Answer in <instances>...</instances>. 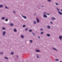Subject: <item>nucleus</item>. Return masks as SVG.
<instances>
[{"instance_id":"1","label":"nucleus","mask_w":62,"mask_h":62,"mask_svg":"<svg viewBox=\"0 0 62 62\" xmlns=\"http://www.w3.org/2000/svg\"><path fill=\"white\" fill-rule=\"evenodd\" d=\"M6 33V32L5 31H3V36H5V35Z\"/></svg>"},{"instance_id":"2","label":"nucleus","mask_w":62,"mask_h":62,"mask_svg":"<svg viewBox=\"0 0 62 62\" xmlns=\"http://www.w3.org/2000/svg\"><path fill=\"white\" fill-rule=\"evenodd\" d=\"M51 20H53V21H54V20H56V19H55V18H54V17H52L51 18Z\"/></svg>"},{"instance_id":"3","label":"nucleus","mask_w":62,"mask_h":62,"mask_svg":"<svg viewBox=\"0 0 62 62\" xmlns=\"http://www.w3.org/2000/svg\"><path fill=\"white\" fill-rule=\"evenodd\" d=\"M36 19L37 20V23H39V19L38 18H36Z\"/></svg>"},{"instance_id":"4","label":"nucleus","mask_w":62,"mask_h":62,"mask_svg":"<svg viewBox=\"0 0 62 62\" xmlns=\"http://www.w3.org/2000/svg\"><path fill=\"white\" fill-rule=\"evenodd\" d=\"M20 37H21V38H22V39L24 38V36L23 35H21Z\"/></svg>"},{"instance_id":"5","label":"nucleus","mask_w":62,"mask_h":62,"mask_svg":"<svg viewBox=\"0 0 62 62\" xmlns=\"http://www.w3.org/2000/svg\"><path fill=\"white\" fill-rule=\"evenodd\" d=\"M22 16L23 17L24 19H26V18H27L26 16H24L23 15H22Z\"/></svg>"},{"instance_id":"6","label":"nucleus","mask_w":62,"mask_h":62,"mask_svg":"<svg viewBox=\"0 0 62 62\" xmlns=\"http://www.w3.org/2000/svg\"><path fill=\"white\" fill-rule=\"evenodd\" d=\"M10 25V26H13V25H14V24L12 23H11Z\"/></svg>"},{"instance_id":"7","label":"nucleus","mask_w":62,"mask_h":62,"mask_svg":"<svg viewBox=\"0 0 62 62\" xmlns=\"http://www.w3.org/2000/svg\"><path fill=\"white\" fill-rule=\"evenodd\" d=\"M43 17H44L45 18H47V16L46 15H43Z\"/></svg>"},{"instance_id":"8","label":"nucleus","mask_w":62,"mask_h":62,"mask_svg":"<svg viewBox=\"0 0 62 62\" xmlns=\"http://www.w3.org/2000/svg\"><path fill=\"white\" fill-rule=\"evenodd\" d=\"M59 38L60 39V40H61L62 39V36H59Z\"/></svg>"},{"instance_id":"9","label":"nucleus","mask_w":62,"mask_h":62,"mask_svg":"<svg viewBox=\"0 0 62 62\" xmlns=\"http://www.w3.org/2000/svg\"><path fill=\"white\" fill-rule=\"evenodd\" d=\"M36 56V57L37 58H39V55L38 54H37Z\"/></svg>"},{"instance_id":"10","label":"nucleus","mask_w":62,"mask_h":62,"mask_svg":"<svg viewBox=\"0 0 62 62\" xmlns=\"http://www.w3.org/2000/svg\"><path fill=\"white\" fill-rule=\"evenodd\" d=\"M14 31L15 32H17V30H16V29H15L14 30Z\"/></svg>"},{"instance_id":"11","label":"nucleus","mask_w":62,"mask_h":62,"mask_svg":"<svg viewBox=\"0 0 62 62\" xmlns=\"http://www.w3.org/2000/svg\"><path fill=\"white\" fill-rule=\"evenodd\" d=\"M36 52H40V51L39 50H36Z\"/></svg>"},{"instance_id":"12","label":"nucleus","mask_w":62,"mask_h":62,"mask_svg":"<svg viewBox=\"0 0 62 62\" xmlns=\"http://www.w3.org/2000/svg\"><path fill=\"white\" fill-rule=\"evenodd\" d=\"M58 13H59V14H60V15H62V13L60 11H59L58 12Z\"/></svg>"},{"instance_id":"13","label":"nucleus","mask_w":62,"mask_h":62,"mask_svg":"<svg viewBox=\"0 0 62 62\" xmlns=\"http://www.w3.org/2000/svg\"><path fill=\"white\" fill-rule=\"evenodd\" d=\"M46 36H47L48 37H50V34H47L46 35Z\"/></svg>"},{"instance_id":"14","label":"nucleus","mask_w":62,"mask_h":62,"mask_svg":"<svg viewBox=\"0 0 62 62\" xmlns=\"http://www.w3.org/2000/svg\"><path fill=\"white\" fill-rule=\"evenodd\" d=\"M47 28H48V29H50V28H51V27H50V26L49 25H48L47 26Z\"/></svg>"},{"instance_id":"15","label":"nucleus","mask_w":62,"mask_h":62,"mask_svg":"<svg viewBox=\"0 0 62 62\" xmlns=\"http://www.w3.org/2000/svg\"><path fill=\"white\" fill-rule=\"evenodd\" d=\"M53 49H54V50H55V51H57V50L55 48H54V47H53Z\"/></svg>"},{"instance_id":"16","label":"nucleus","mask_w":62,"mask_h":62,"mask_svg":"<svg viewBox=\"0 0 62 62\" xmlns=\"http://www.w3.org/2000/svg\"><path fill=\"white\" fill-rule=\"evenodd\" d=\"M3 5H0V8H3Z\"/></svg>"},{"instance_id":"17","label":"nucleus","mask_w":62,"mask_h":62,"mask_svg":"<svg viewBox=\"0 0 62 62\" xmlns=\"http://www.w3.org/2000/svg\"><path fill=\"white\" fill-rule=\"evenodd\" d=\"M33 23L34 24H36V21H33Z\"/></svg>"},{"instance_id":"18","label":"nucleus","mask_w":62,"mask_h":62,"mask_svg":"<svg viewBox=\"0 0 62 62\" xmlns=\"http://www.w3.org/2000/svg\"><path fill=\"white\" fill-rule=\"evenodd\" d=\"M5 19V18L4 17H3L1 18L2 20H4Z\"/></svg>"},{"instance_id":"19","label":"nucleus","mask_w":62,"mask_h":62,"mask_svg":"<svg viewBox=\"0 0 62 62\" xmlns=\"http://www.w3.org/2000/svg\"><path fill=\"white\" fill-rule=\"evenodd\" d=\"M5 21H6V22H8V19H7L5 20Z\"/></svg>"},{"instance_id":"20","label":"nucleus","mask_w":62,"mask_h":62,"mask_svg":"<svg viewBox=\"0 0 62 62\" xmlns=\"http://www.w3.org/2000/svg\"><path fill=\"white\" fill-rule=\"evenodd\" d=\"M0 54H3V52H0Z\"/></svg>"},{"instance_id":"21","label":"nucleus","mask_w":62,"mask_h":62,"mask_svg":"<svg viewBox=\"0 0 62 62\" xmlns=\"http://www.w3.org/2000/svg\"><path fill=\"white\" fill-rule=\"evenodd\" d=\"M26 26V25H24L23 26V27H25Z\"/></svg>"},{"instance_id":"22","label":"nucleus","mask_w":62,"mask_h":62,"mask_svg":"<svg viewBox=\"0 0 62 62\" xmlns=\"http://www.w3.org/2000/svg\"><path fill=\"white\" fill-rule=\"evenodd\" d=\"M30 42H31V43H32V42H33V41H32V40H30Z\"/></svg>"},{"instance_id":"23","label":"nucleus","mask_w":62,"mask_h":62,"mask_svg":"<svg viewBox=\"0 0 62 62\" xmlns=\"http://www.w3.org/2000/svg\"><path fill=\"white\" fill-rule=\"evenodd\" d=\"M11 54H14V53L13 52H11Z\"/></svg>"},{"instance_id":"24","label":"nucleus","mask_w":62,"mask_h":62,"mask_svg":"<svg viewBox=\"0 0 62 62\" xmlns=\"http://www.w3.org/2000/svg\"><path fill=\"white\" fill-rule=\"evenodd\" d=\"M2 30H6V29L5 28H2Z\"/></svg>"},{"instance_id":"25","label":"nucleus","mask_w":62,"mask_h":62,"mask_svg":"<svg viewBox=\"0 0 62 62\" xmlns=\"http://www.w3.org/2000/svg\"><path fill=\"white\" fill-rule=\"evenodd\" d=\"M5 59H7L8 60V57H5Z\"/></svg>"},{"instance_id":"26","label":"nucleus","mask_w":62,"mask_h":62,"mask_svg":"<svg viewBox=\"0 0 62 62\" xmlns=\"http://www.w3.org/2000/svg\"><path fill=\"white\" fill-rule=\"evenodd\" d=\"M43 34V31H42L41 32V35H42Z\"/></svg>"},{"instance_id":"27","label":"nucleus","mask_w":62,"mask_h":62,"mask_svg":"<svg viewBox=\"0 0 62 62\" xmlns=\"http://www.w3.org/2000/svg\"><path fill=\"white\" fill-rule=\"evenodd\" d=\"M44 14H47V13L46 12H44L43 13Z\"/></svg>"},{"instance_id":"28","label":"nucleus","mask_w":62,"mask_h":62,"mask_svg":"<svg viewBox=\"0 0 62 62\" xmlns=\"http://www.w3.org/2000/svg\"><path fill=\"white\" fill-rule=\"evenodd\" d=\"M25 31H27L28 30V29L27 28H26L25 29Z\"/></svg>"},{"instance_id":"29","label":"nucleus","mask_w":62,"mask_h":62,"mask_svg":"<svg viewBox=\"0 0 62 62\" xmlns=\"http://www.w3.org/2000/svg\"><path fill=\"white\" fill-rule=\"evenodd\" d=\"M55 61H59V60L58 59H56L55 60Z\"/></svg>"},{"instance_id":"30","label":"nucleus","mask_w":62,"mask_h":62,"mask_svg":"<svg viewBox=\"0 0 62 62\" xmlns=\"http://www.w3.org/2000/svg\"><path fill=\"white\" fill-rule=\"evenodd\" d=\"M55 5H59V4L57 3H55Z\"/></svg>"},{"instance_id":"31","label":"nucleus","mask_w":62,"mask_h":62,"mask_svg":"<svg viewBox=\"0 0 62 62\" xmlns=\"http://www.w3.org/2000/svg\"><path fill=\"white\" fill-rule=\"evenodd\" d=\"M32 30H29V32H32Z\"/></svg>"},{"instance_id":"32","label":"nucleus","mask_w":62,"mask_h":62,"mask_svg":"<svg viewBox=\"0 0 62 62\" xmlns=\"http://www.w3.org/2000/svg\"><path fill=\"white\" fill-rule=\"evenodd\" d=\"M32 34H33V35H34V36H35V33H33V32H32Z\"/></svg>"},{"instance_id":"33","label":"nucleus","mask_w":62,"mask_h":62,"mask_svg":"<svg viewBox=\"0 0 62 62\" xmlns=\"http://www.w3.org/2000/svg\"><path fill=\"white\" fill-rule=\"evenodd\" d=\"M50 23L51 24H53V22L52 21L50 22Z\"/></svg>"},{"instance_id":"34","label":"nucleus","mask_w":62,"mask_h":62,"mask_svg":"<svg viewBox=\"0 0 62 62\" xmlns=\"http://www.w3.org/2000/svg\"><path fill=\"white\" fill-rule=\"evenodd\" d=\"M5 8H7V9H8V8L7 7V6H6L5 7Z\"/></svg>"},{"instance_id":"35","label":"nucleus","mask_w":62,"mask_h":62,"mask_svg":"<svg viewBox=\"0 0 62 62\" xmlns=\"http://www.w3.org/2000/svg\"><path fill=\"white\" fill-rule=\"evenodd\" d=\"M48 2H51V0H48Z\"/></svg>"},{"instance_id":"36","label":"nucleus","mask_w":62,"mask_h":62,"mask_svg":"<svg viewBox=\"0 0 62 62\" xmlns=\"http://www.w3.org/2000/svg\"><path fill=\"white\" fill-rule=\"evenodd\" d=\"M40 30H41V31H43V30L42 29H40Z\"/></svg>"},{"instance_id":"37","label":"nucleus","mask_w":62,"mask_h":62,"mask_svg":"<svg viewBox=\"0 0 62 62\" xmlns=\"http://www.w3.org/2000/svg\"><path fill=\"white\" fill-rule=\"evenodd\" d=\"M38 38H39V39H40V37H39V36H38Z\"/></svg>"},{"instance_id":"38","label":"nucleus","mask_w":62,"mask_h":62,"mask_svg":"<svg viewBox=\"0 0 62 62\" xmlns=\"http://www.w3.org/2000/svg\"><path fill=\"white\" fill-rule=\"evenodd\" d=\"M37 15V14H35L34 15V16H36V15Z\"/></svg>"},{"instance_id":"39","label":"nucleus","mask_w":62,"mask_h":62,"mask_svg":"<svg viewBox=\"0 0 62 62\" xmlns=\"http://www.w3.org/2000/svg\"><path fill=\"white\" fill-rule=\"evenodd\" d=\"M57 9L58 11H59V10H60L59 9H58V8H57Z\"/></svg>"},{"instance_id":"40","label":"nucleus","mask_w":62,"mask_h":62,"mask_svg":"<svg viewBox=\"0 0 62 62\" xmlns=\"http://www.w3.org/2000/svg\"><path fill=\"white\" fill-rule=\"evenodd\" d=\"M41 7H42V8H43V7H44V6H42Z\"/></svg>"},{"instance_id":"41","label":"nucleus","mask_w":62,"mask_h":62,"mask_svg":"<svg viewBox=\"0 0 62 62\" xmlns=\"http://www.w3.org/2000/svg\"><path fill=\"white\" fill-rule=\"evenodd\" d=\"M47 15H49V14H47Z\"/></svg>"},{"instance_id":"42","label":"nucleus","mask_w":62,"mask_h":62,"mask_svg":"<svg viewBox=\"0 0 62 62\" xmlns=\"http://www.w3.org/2000/svg\"><path fill=\"white\" fill-rule=\"evenodd\" d=\"M17 58H18V57H19V56H17Z\"/></svg>"},{"instance_id":"43","label":"nucleus","mask_w":62,"mask_h":62,"mask_svg":"<svg viewBox=\"0 0 62 62\" xmlns=\"http://www.w3.org/2000/svg\"><path fill=\"white\" fill-rule=\"evenodd\" d=\"M14 13H15V11H14Z\"/></svg>"},{"instance_id":"44","label":"nucleus","mask_w":62,"mask_h":62,"mask_svg":"<svg viewBox=\"0 0 62 62\" xmlns=\"http://www.w3.org/2000/svg\"><path fill=\"white\" fill-rule=\"evenodd\" d=\"M60 62H62L61 61Z\"/></svg>"},{"instance_id":"45","label":"nucleus","mask_w":62,"mask_h":62,"mask_svg":"<svg viewBox=\"0 0 62 62\" xmlns=\"http://www.w3.org/2000/svg\"><path fill=\"white\" fill-rule=\"evenodd\" d=\"M1 44V42H0V44Z\"/></svg>"}]
</instances>
